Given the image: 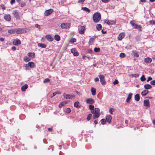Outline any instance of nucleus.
<instances>
[{"instance_id":"obj_8","label":"nucleus","mask_w":155,"mask_h":155,"mask_svg":"<svg viewBox=\"0 0 155 155\" xmlns=\"http://www.w3.org/2000/svg\"><path fill=\"white\" fill-rule=\"evenodd\" d=\"M85 28L84 26H81L79 28V32L81 34H83L84 33Z\"/></svg>"},{"instance_id":"obj_60","label":"nucleus","mask_w":155,"mask_h":155,"mask_svg":"<svg viewBox=\"0 0 155 155\" xmlns=\"http://www.w3.org/2000/svg\"><path fill=\"white\" fill-rule=\"evenodd\" d=\"M12 49L13 51H15L16 50V48L15 46H13L12 48Z\"/></svg>"},{"instance_id":"obj_32","label":"nucleus","mask_w":155,"mask_h":155,"mask_svg":"<svg viewBox=\"0 0 155 155\" xmlns=\"http://www.w3.org/2000/svg\"><path fill=\"white\" fill-rule=\"evenodd\" d=\"M54 38L57 41H58L60 40V37L58 35H56L54 36Z\"/></svg>"},{"instance_id":"obj_57","label":"nucleus","mask_w":155,"mask_h":155,"mask_svg":"<svg viewBox=\"0 0 155 155\" xmlns=\"http://www.w3.org/2000/svg\"><path fill=\"white\" fill-rule=\"evenodd\" d=\"M35 26L36 28H40V25H39L38 24H36L35 25Z\"/></svg>"},{"instance_id":"obj_64","label":"nucleus","mask_w":155,"mask_h":155,"mask_svg":"<svg viewBox=\"0 0 155 155\" xmlns=\"http://www.w3.org/2000/svg\"><path fill=\"white\" fill-rule=\"evenodd\" d=\"M48 130L49 131H51L52 130V129L50 128H48Z\"/></svg>"},{"instance_id":"obj_20","label":"nucleus","mask_w":155,"mask_h":155,"mask_svg":"<svg viewBox=\"0 0 155 155\" xmlns=\"http://www.w3.org/2000/svg\"><path fill=\"white\" fill-rule=\"evenodd\" d=\"M149 93V91L147 90H144L141 92V95L143 96H146Z\"/></svg>"},{"instance_id":"obj_28","label":"nucleus","mask_w":155,"mask_h":155,"mask_svg":"<svg viewBox=\"0 0 155 155\" xmlns=\"http://www.w3.org/2000/svg\"><path fill=\"white\" fill-rule=\"evenodd\" d=\"M144 87L146 89H149L152 88V86L150 84H146L144 85Z\"/></svg>"},{"instance_id":"obj_13","label":"nucleus","mask_w":155,"mask_h":155,"mask_svg":"<svg viewBox=\"0 0 155 155\" xmlns=\"http://www.w3.org/2000/svg\"><path fill=\"white\" fill-rule=\"evenodd\" d=\"M71 52L74 56H77L79 55L78 53L76 51V49L74 48L71 50Z\"/></svg>"},{"instance_id":"obj_53","label":"nucleus","mask_w":155,"mask_h":155,"mask_svg":"<svg viewBox=\"0 0 155 155\" xmlns=\"http://www.w3.org/2000/svg\"><path fill=\"white\" fill-rule=\"evenodd\" d=\"M134 27H135V28L136 29H139L140 28V26L136 24L135 25Z\"/></svg>"},{"instance_id":"obj_10","label":"nucleus","mask_w":155,"mask_h":155,"mask_svg":"<svg viewBox=\"0 0 155 155\" xmlns=\"http://www.w3.org/2000/svg\"><path fill=\"white\" fill-rule=\"evenodd\" d=\"M104 22L109 25H114L116 23L115 21L114 20L111 21L106 20L104 21Z\"/></svg>"},{"instance_id":"obj_6","label":"nucleus","mask_w":155,"mask_h":155,"mask_svg":"<svg viewBox=\"0 0 155 155\" xmlns=\"http://www.w3.org/2000/svg\"><path fill=\"white\" fill-rule=\"evenodd\" d=\"M12 14L16 19L18 20H20V17L17 11L15 10L13 11Z\"/></svg>"},{"instance_id":"obj_30","label":"nucleus","mask_w":155,"mask_h":155,"mask_svg":"<svg viewBox=\"0 0 155 155\" xmlns=\"http://www.w3.org/2000/svg\"><path fill=\"white\" fill-rule=\"evenodd\" d=\"M28 55L30 57H34L35 54L33 52H29L28 53Z\"/></svg>"},{"instance_id":"obj_55","label":"nucleus","mask_w":155,"mask_h":155,"mask_svg":"<svg viewBox=\"0 0 155 155\" xmlns=\"http://www.w3.org/2000/svg\"><path fill=\"white\" fill-rule=\"evenodd\" d=\"M152 80V78L150 77H149L148 78L147 80V82H148L150 81H151Z\"/></svg>"},{"instance_id":"obj_14","label":"nucleus","mask_w":155,"mask_h":155,"mask_svg":"<svg viewBox=\"0 0 155 155\" xmlns=\"http://www.w3.org/2000/svg\"><path fill=\"white\" fill-rule=\"evenodd\" d=\"M13 43L15 45H18L21 44V42L20 40L19 39H15L13 42Z\"/></svg>"},{"instance_id":"obj_34","label":"nucleus","mask_w":155,"mask_h":155,"mask_svg":"<svg viewBox=\"0 0 155 155\" xmlns=\"http://www.w3.org/2000/svg\"><path fill=\"white\" fill-rule=\"evenodd\" d=\"M38 46L39 47H41L42 48H45L46 47V45L45 44L42 43H38Z\"/></svg>"},{"instance_id":"obj_33","label":"nucleus","mask_w":155,"mask_h":155,"mask_svg":"<svg viewBox=\"0 0 155 155\" xmlns=\"http://www.w3.org/2000/svg\"><path fill=\"white\" fill-rule=\"evenodd\" d=\"M96 28L98 30L100 31L101 29L102 28V26L101 24H98L96 26Z\"/></svg>"},{"instance_id":"obj_11","label":"nucleus","mask_w":155,"mask_h":155,"mask_svg":"<svg viewBox=\"0 0 155 155\" xmlns=\"http://www.w3.org/2000/svg\"><path fill=\"white\" fill-rule=\"evenodd\" d=\"M125 36V34L124 32L120 33L118 36L117 38L119 40H121Z\"/></svg>"},{"instance_id":"obj_62","label":"nucleus","mask_w":155,"mask_h":155,"mask_svg":"<svg viewBox=\"0 0 155 155\" xmlns=\"http://www.w3.org/2000/svg\"><path fill=\"white\" fill-rule=\"evenodd\" d=\"M0 40L1 41H4V39L3 38H0Z\"/></svg>"},{"instance_id":"obj_25","label":"nucleus","mask_w":155,"mask_h":155,"mask_svg":"<svg viewBox=\"0 0 155 155\" xmlns=\"http://www.w3.org/2000/svg\"><path fill=\"white\" fill-rule=\"evenodd\" d=\"M89 109L91 110V113H94V107L93 105H90L89 106Z\"/></svg>"},{"instance_id":"obj_29","label":"nucleus","mask_w":155,"mask_h":155,"mask_svg":"<svg viewBox=\"0 0 155 155\" xmlns=\"http://www.w3.org/2000/svg\"><path fill=\"white\" fill-rule=\"evenodd\" d=\"M135 100L137 101H138L140 100V96L138 94H136L134 97Z\"/></svg>"},{"instance_id":"obj_15","label":"nucleus","mask_w":155,"mask_h":155,"mask_svg":"<svg viewBox=\"0 0 155 155\" xmlns=\"http://www.w3.org/2000/svg\"><path fill=\"white\" fill-rule=\"evenodd\" d=\"M144 105L149 107H150V102L149 100H145L143 102Z\"/></svg>"},{"instance_id":"obj_9","label":"nucleus","mask_w":155,"mask_h":155,"mask_svg":"<svg viewBox=\"0 0 155 155\" xmlns=\"http://www.w3.org/2000/svg\"><path fill=\"white\" fill-rule=\"evenodd\" d=\"M4 18L6 21L9 22L11 19V16L9 14H5L4 15Z\"/></svg>"},{"instance_id":"obj_35","label":"nucleus","mask_w":155,"mask_h":155,"mask_svg":"<svg viewBox=\"0 0 155 155\" xmlns=\"http://www.w3.org/2000/svg\"><path fill=\"white\" fill-rule=\"evenodd\" d=\"M82 9L84 11H86L88 13H89L90 12V10L88 8L86 7H82Z\"/></svg>"},{"instance_id":"obj_3","label":"nucleus","mask_w":155,"mask_h":155,"mask_svg":"<svg viewBox=\"0 0 155 155\" xmlns=\"http://www.w3.org/2000/svg\"><path fill=\"white\" fill-rule=\"evenodd\" d=\"M53 11V10L51 8L46 10L44 13V15L46 16H48L50 15Z\"/></svg>"},{"instance_id":"obj_54","label":"nucleus","mask_w":155,"mask_h":155,"mask_svg":"<svg viewBox=\"0 0 155 155\" xmlns=\"http://www.w3.org/2000/svg\"><path fill=\"white\" fill-rule=\"evenodd\" d=\"M26 5V4L25 2L22 3L20 4V6L21 7L24 6Z\"/></svg>"},{"instance_id":"obj_58","label":"nucleus","mask_w":155,"mask_h":155,"mask_svg":"<svg viewBox=\"0 0 155 155\" xmlns=\"http://www.w3.org/2000/svg\"><path fill=\"white\" fill-rule=\"evenodd\" d=\"M15 2V0H11L10 2V3L12 4H13Z\"/></svg>"},{"instance_id":"obj_51","label":"nucleus","mask_w":155,"mask_h":155,"mask_svg":"<svg viewBox=\"0 0 155 155\" xmlns=\"http://www.w3.org/2000/svg\"><path fill=\"white\" fill-rule=\"evenodd\" d=\"M150 23L151 24L155 25V21L153 20L150 21Z\"/></svg>"},{"instance_id":"obj_44","label":"nucleus","mask_w":155,"mask_h":155,"mask_svg":"<svg viewBox=\"0 0 155 155\" xmlns=\"http://www.w3.org/2000/svg\"><path fill=\"white\" fill-rule=\"evenodd\" d=\"M92 115L91 114H88L87 118V119L88 121H89L90 119L92 117Z\"/></svg>"},{"instance_id":"obj_19","label":"nucleus","mask_w":155,"mask_h":155,"mask_svg":"<svg viewBox=\"0 0 155 155\" xmlns=\"http://www.w3.org/2000/svg\"><path fill=\"white\" fill-rule=\"evenodd\" d=\"M28 66L31 68H33L35 66V64L33 62H30L28 63Z\"/></svg>"},{"instance_id":"obj_46","label":"nucleus","mask_w":155,"mask_h":155,"mask_svg":"<svg viewBox=\"0 0 155 155\" xmlns=\"http://www.w3.org/2000/svg\"><path fill=\"white\" fill-rule=\"evenodd\" d=\"M106 122V121L104 119H102L101 120V122L102 124H104Z\"/></svg>"},{"instance_id":"obj_5","label":"nucleus","mask_w":155,"mask_h":155,"mask_svg":"<svg viewBox=\"0 0 155 155\" xmlns=\"http://www.w3.org/2000/svg\"><path fill=\"white\" fill-rule=\"evenodd\" d=\"M98 76L101 84L103 85L105 84L106 83V82L104 80V76L103 75H100Z\"/></svg>"},{"instance_id":"obj_45","label":"nucleus","mask_w":155,"mask_h":155,"mask_svg":"<svg viewBox=\"0 0 155 155\" xmlns=\"http://www.w3.org/2000/svg\"><path fill=\"white\" fill-rule=\"evenodd\" d=\"M50 81V79L48 78L45 79L43 81V82L45 83L48 82Z\"/></svg>"},{"instance_id":"obj_17","label":"nucleus","mask_w":155,"mask_h":155,"mask_svg":"<svg viewBox=\"0 0 155 155\" xmlns=\"http://www.w3.org/2000/svg\"><path fill=\"white\" fill-rule=\"evenodd\" d=\"M47 39L50 41H51L53 40V38L50 35H47L46 36Z\"/></svg>"},{"instance_id":"obj_37","label":"nucleus","mask_w":155,"mask_h":155,"mask_svg":"<svg viewBox=\"0 0 155 155\" xmlns=\"http://www.w3.org/2000/svg\"><path fill=\"white\" fill-rule=\"evenodd\" d=\"M94 38H90L89 39V40L88 42V44L89 45H91L92 44V43L93 42V41H94Z\"/></svg>"},{"instance_id":"obj_22","label":"nucleus","mask_w":155,"mask_h":155,"mask_svg":"<svg viewBox=\"0 0 155 155\" xmlns=\"http://www.w3.org/2000/svg\"><path fill=\"white\" fill-rule=\"evenodd\" d=\"M28 86L27 84H25L23 86L21 87V90L22 91H25L26 89L28 88Z\"/></svg>"},{"instance_id":"obj_50","label":"nucleus","mask_w":155,"mask_h":155,"mask_svg":"<svg viewBox=\"0 0 155 155\" xmlns=\"http://www.w3.org/2000/svg\"><path fill=\"white\" fill-rule=\"evenodd\" d=\"M118 80L117 79H115V80L113 82V84L114 85L116 84H118Z\"/></svg>"},{"instance_id":"obj_39","label":"nucleus","mask_w":155,"mask_h":155,"mask_svg":"<svg viewBox=\"0 0 155 155\" xmlns=\"http://www.w3.org/2000/svg\"><path fill=\"white\" fill-rule=\"evenodd\" d=\"M15 32V29H12L8 31V33L10 34H13Z\"/></svg>"},{"instance_id":"obj_4","label":"nucleus","mask_w":155,"mask_h":155,"mask_svg":"<svg viewBox=\"0 0 155 155\" xmlns=\"http://www.w3.org/2000/svg\"><path fill=\"white\" fill-rule=\"evenodd\" d=\"M60 26L62 29H66L70 28V24L68 23H63Z\"/></svg>"},{"instance_id":"obj_1","label":"nucleus","mask_w":155,"mask_h":155,"mask_svg":"<svg viewBox=\"0 0 155 155\" xmlns=\"http://www.w3.org/2000/svg\"><path fill=\"white\" fill-rule=\"evenodd\" d=\"M93 21L95 23L98 22L101 19V15L99 12L94 13L93 16Z\"/></svg>"},{"instance_id":"obj_42","label":"nucleus","mask_w":155,"mask_h":155,"mask_svg":"<svg viewBox=\"0 0 155 155\" xmlns=\"http://www.w3.org/2000/svg\"><path fill=\"white\" fill-rule=\"evenodd\" d=\"M139 75V74H132L131 76L132 77H134L135 78L138 77Z\"/></svg>"},{"instance_id":"obj_2","label":"nucleus","mask_w":155,"mask_h":155,"mask_svg":"<svg viewBox=\"0 0 155 155\" xmlns=\"http://www.w3.org/2000/svg\"><path fill=\"white\" fill-rule=\"evenodd\" d=\"M94 113H92L94 114L93 117L94 119H95L98 118L100 115L99 113L100 109L97 108H95L94 110Z\"/></svg>"},{"instance_id":"obj_38","label":"nucleus","mask_w":155,"mask_h":155,"mask_svg":"<svg viewBox=\"0 0 155 155\" xmlns=\"http://www.w3.org/2000/svg\"><path fill=\"white\" fill-rule=\"evenodd\" d=\"M114 111V109L112 108H111L109 109V113L111 114H113V112Z\"/></svg>"},{"instance_id":"obj_48","label":"nucleus","mask_w":155,"mask_h":155,"mask_svg":"<svg viewBox=\"0 0 155 155\" xmlns=\"http://www.w3.org/2000/svg\"><path fill=\"white\" fill-rule=\"evenodd\" d=\"M130 23L131 24V25L133 26H134V27L135 26V25L136 24H135V22L134 21H130Z\"/></svg>"},{"instance_id":"obj_27","label":"nucleus","mask_w":155,"mask_h":155,"mask_svg":"<svg viewBox=\"0 0 155 155\" xmlns=\"http://www.w3.org/2000/svg\"><path fill=\"white\" fill-rule=\"evenodd\" d=\"M132 95V94H131V93H130L129 94L128 97H127L126 99V101L127 102H129L130 100V99H131V98Z\"/></svg>"},{"instance_id":"obj_21","label":"nucleus","mask_w":155,"mask_h":155,"mask_svg":"<svg viewBox=\"0 0 155 155\" xmlns=\"http://www.w3.org/2000/svg\"><path fill=\"white\" fill-rule=\"evenodd\" d=\"M111 119V116L110 115H108L106 117V121L109 123L110 122Z\"/></svg>"},{"instance_id":"obj_41","label":"nucleus","mask_w":155,"mask_h":155,"mask_svg":"<svg viewBox=\"0 0 155 155\" xmlns=\"http://www.w3.org/2000/svg\"><path fill=\"white\" fill-rule=\"evenodd\" d=\"M146 78L145 77L144 75H143L140 78V80L142 81H143L146 80Z\"/></svg>"},{"instance_id":"obj_43","label":"nucleus","mask_w":155,"mask_h":155,"mask_svg":"<svg viewBox=\"0 0 155 155\" xmlns=\"http://www.w3.org/2000/svg\"><path fill=\"white\" fill-rule=\"evenodd\" d=\"M94 51L96 52H98L100 51V49L99 48H95L94 49Z\"/></svg>"},{"instance_id":"obj_7","label":"nucleus","mask_w":155,"mask_h":155,"mask_svg":"<svg viewBox=\"0 0 155 155\" xmlns=\"http://www.w3.org/2000/svg\"><path fill=\"white\" fill-rule=\"evenodd\" d=\"M63 96L67 99H71L73 98L74 97H75V96L73 95L67 94L65 93L64 94Z\"/></svg>"},{"instance_id":"obj_31","label":"nucleus","mask_w":155,"mask_h":155,"mask_svg":"<svg viewBox=\"0 0 155 155\" xmlns=\"http://www.w3.org/2000/svg\"><path fill=\"white\" fill-rule=\"evenodd\" d=\"M68 103V102L66 101H64L61 102L59 105L60 107H61L65 105V104Z\"/></svg>"},{"instance_id":"obj_59","label":"nucleus","mask_w":155,"mask_h":155,"mask_svg":"<svg viewBox=\"0 0 155 155\" xmlns=\"http://www.w3.org/2000/svg\"><path fill=\"white\" fill-rule=\"evenodd\" d=\"M85 0H79L78 1V3H81L84 2Z\"/></svg>"},{"instance_id":"obj_63","label":"nucleus","mask_w":155,"mask_h":155,"mask_svg":"<svg viewBox=\"0 0 155 155\" xmlns=\"http://www.w3.org/2000/svg\"><path fill=\"white\" fill-rule=\"evenodd\" d=\"M82 58L83 59H84L86 60V58H87V56H85V55L83 56H82Z\"/></svg>"},{"instance_id":"obj_18","label":"nucleus","mask_w":155,"mask_h":155,"mask_svg":"<svg viewBox=\"0 0 155 155\" xmlns=\"http://www.w3.org/2000/svg\"><path fill=\"white\" fill-rule=\"evenodd\" d=\"M96 89L93 87H91V92L92 94L93 95H95L96 94Z\"/></svg>"},{"instance_id":"obj_26","label":"nucleus","mask_w":155,"mask_h":155,"mask_svg":"<svg viewBox=\"0 0 155 155\" xmlns=\"http://www.w3.org/2000/svg\"><path fill=\"white\" fill-rule=\"evenodd\" d=\"M132 52L133 54V55L134 56L136 57H138L139 56V55L138 54V52L136 50H133L132 51Z\"/></svg>"},{"instance_id":"obj_61","label":"nucleus","mask_w":155,"mask_h":155,"mask_svg":"<svg viewBox=\"0 0 155 155\" xmlns=\"http://www.w3.org/2000/svg\"><path fill=\"white\" fill-rule=\"evenodd\" d=\"M99 81V78H96L94 79V81L95 82L97 81Z\"/></svg>"},{"instance_id":"obj_23","label":"nucleus","mask_w":155,"mask_h":155,"mask_svg":"<svg viewBox=\"0 0 155 155\" xmlns=\"http://www.w3.org/2000/svg\"><path fill=\"white\" fill-rule=\"evenodd\" d=\"M145 61L147 63H150L152 61V59L149 57L146 58L145 59Z\"/></svg>"},{"instance_id":"obj_49","label":"nucleus","mask_w":155,"mask_h":155,"mask_svg":"<svg viewBox=\"0 0 155 155\" xmlns=\"http://www.w3.org/2000/svg\"><path fill=\"white\" fill-rule=\"evenodd\" d=\"M71 110L69 108H67L66 110V112L68 113H69L71 112Z\"/></svg>"},{"instance_id":"obj_12","label":"nucleus","mask_w":155,"mask_h":155,"mask_svg":"<svg viewBox=\"0 0 155 155\" xmlns=\"http://www.w3.org/2000/svg\"><path fill=\"white\" fill-rule=\"evenodd\" d=\"M86 102L87 104H93L94 102V101L92 98H89L87 99Z\"/></svg>"},{"instance_id":"obj_16","label":"nucleus","mask_w":155,"mask_h":155,"mask_svg":"<svg viewBox=\"0 0 155 155\" xmlns=\"http://www.w3.org/2000/svg\"><path fill=\"white\" fill-rule=\"evenodd\" d=\"M16 33L17 34H20L24 33V30L23 29H18L16 31H15Z\"/></svg>"},{"instance_id":"obj_47","label":"nucleus","mask_w":155,"mask_h":155,"mask_svg":"<svg viewBox=\"0 0 155 155\" xmlns=\"http://www.w3.org/2000/svg\"><path fill=\"white\" fill-rule=\"evenodd\" d=\"M70 42L72 43L75 42L76 41V39L75 38H71L70 40Z\"/></svg>"},{"instance_id":"obj_36","label":"nucleus","mask_w":155,"mask_h":155,"mask_svg":"<svg viewBox=\"0 0 155 155\" xmlns=\"http://www.w3.org/2000/svg\"><path fill=\"white\" fill-rule=\"evenodd\" d=\"M24 60L25 61L28 62L30 61L31 59L27 56H25L24 58Z\"/></svg>"},{"instance_id":"obj_40","label":"nucleus","mask_w":155,"mask_h":155,"mask_svg":"<svg viewBox=\"0 0 155 155\" xmlns=\"http://www.w3.org/2000/svg\"><path fill=\"white\" fill-rule=\"evenodd\" d=\"M126 56L125 54L124 53H121L120 54V57L121 58H124Z\"/></svg>"},{"instance_id":"obj_24","label":"nucleus","mask_w":155,"mask_h":155,"mask_svg":"<svg viewBox=\"0 0 155 155\" xmlns=\"http://www.w3.org/2000/svg\"><path fill=\"white\" fill-rule=\"evenodd\" d=\"M74 106L78 108L80 107L81 106L80 105L78 101H76L74 104Z\"/></svg>"},{"instance_id":"obj_52","label":"nucleus","mask_w":155,"mask_h":155,"mask_svg":"<svg viewBox=\"0 0 155 155\" xmlns=\"http://www.w3.org/2000/svg\"><path fill=\"white\" fill-rule=\"evenodd\" d=\"M150 84L152 85H155V80H153L150 82Z\"/></svg>"},{"instance_id":"obj_56","label":"nucleus","mask_w":155,"mask_h":155,"mask_svg":"<svg viewBox=\"0 0 155 155\" xmlns=\"http://www.w3.org/2000/svg\"><path fill=\"white\" fill-rule=\"evenodd\" d=\"M56 94V93H53V94L52 95H51L50 96V97L51 98H52L54 96H55Z\"/></svg>"}]
</instances>
